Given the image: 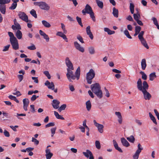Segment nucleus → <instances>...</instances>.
Here are the masks:
<instances>
[{
    "instance_id": "obj_1",
    "label": "nucleus",
    "mask_w": 159,
    "mask_h": 159,
    "mask_svg": "<svg viewBox=\"0 0 159 159\" xmlns=\"http://www.w3.org/2000/svg\"><path fill=\"white\" fill-rule=\"evenodd\" d=\"M67 73L66 74L67 78L69 81L70 82L71 81V80H74L76 78L77 80H78L80 77V68L79 66L76 70L75 73V75L73 74V72L71 68H67Z\"/></svg>"
},
{
    "instance_id": "obj_2",
    "label": "nucleus",
    "mask_w": 159,
    "mask_h": 159,
    "mask_svg": "<svg viewBox=\"0 0 159 159\" xmlns=\"http://www.w3.org/2000/svg\"><path fill=\"white\" fill-rule=\"evenodd\" d=\"M91 89L94 93L99 98L102 97V92L101 90V87L98 83H96L91 85Z\"/></svg>"
},
{
    "instance_id": "obj_3",
    "label": "nucleus",
    "mask_w": 159,
    "mask_h": 159,
    "mask_svg": "<svg viewBox=\"0 0 159 159\" xmlns=\"http://www.w3.org/2000/svg\"><path fill=\"white\" fill-rule=\"evenodd\" d=\"M148 85L146 81H144L143 83L142 86V82L140 78L138 79L137 82V87L138 89L142 92L147 90L148 89Z\"/></svg>"
},
{
    "instance_id": "obj_4",
    "label": "nucleus",
    "mask_w": 159,
    "mask_h": 159,
    "mask_svg": "<svg viewBox=\"0 0 159 159\" xmlns=\"http://www.w3.org/2000/svg\"><path fill=\"white\" fill-rule=\"evenodd\" d=\"M95 74L94 71L92 69H90L86 74V80L88 84H91L92 79L95 77Z\"/></svg>"
},
{
    "instance_id": "obj_5",
    "label": "nucleus",
    "mask_w": 159,
    "mask_h": 159,
    "mask_svg": "<svg viewBox=\"0 0 159 159\" xmlns=\"http://www.w3.org/2000/svg\"><path fill=\"white\" fill-rule=\"evenodd\" d=\"M10 0H0V11L3 14H5L6 12V4L8 3Z\"/></svg>"
},
{
    "instance_id": "obj_6",
    "label": "nucleus",
    "mask_w": 159,
    "mask_h": 159,
    "mask_svg": "<svg viewBox=\"0 0 159 159\" xmlns=\"http://www.w3.org/2000/svg\"><path fill=\"white\" fill-rule=\"evenodd\" d=\"M34 4L35 5L39 6L42 9L47 10L49 8L48 5L44 2H34Z\"/></svg>"
},
{
    "instance_id": "obj_7",
    "label": "nucleus",
    "mask_w": 159,
    "mask_h": 159,
    "mask_svg": "<svg viewBox=\"0 0 159 159\" xmlns=\"http://www.w3.org/2000/svg\"><path fill=\"white\" fill-rule=\"evenodd\" d=\"M18 16L21 19L25 21L28 22L29 21L27 16L24 12H19Z\"/></svg>"
},
{
    "instance_id": "obj_8",
    "label": "nucleus",
    "mask_w": 159,
    "mask_h": 159,
    "mask_svg": "<svg viewBox=\"0 0 159 159\" xmlns=\"http://www.w3.org/2000/svg\"><path fill=\"white\" fill-rule=\"evenodd\" d=\"M93 122L94 125L98 128V131L101 133H102L103 132V125L97 123L95 120H94Z\"/></svg>"
},
{
    "instance_id": "obj_9",
    "label": "nucleus",
    "mask_w": 159,
    "mask_h": 159,
    "mask_svg": "<svg viewBox=\"0 0 159 159\" xmlns=\"http://www.w3.org/2000/svg\"><path fill=\"white\" fill-rule=\"evenodd\" d=\"M10 42L13 49L15 50H16L18 49L19 44L18 42V40L16 39L10 41Z\"/></svg>"
},
{
    "instance_id": "obj_10",
    "label": "nucleus",
    "mask_w": 159,
    "mask_h": 159,
    "mask_svg": "<svg viewBox=\"0 0 159 159\" xmlns=\"http://www.w3.org/2000/svg\"><path fill=\"white\" fill-rule=\"evenodd\" d=\"M92 11L91 7L89 4H87L85 8L82 11V13L84 15H85L86 13L89 14Z\"/></svg>"
},
{
    "instance_id": "obj_11",
    "label": "nucleus",
    "mask_w": 159,
    "mask_h": 159,
    "mask_svg": "<svg viewBox=\"0 0 159 159\" xmlns=\"http://www.w3.org/2000/svg\"><path fill=\"white\" fill-rule=\"evenodd\" d=\"M74 45L75 47L77 50L82 52H84V48L82 47L77 41L74 42Z\"/></svg>"
},
{
    "instance_id": "obj_12",
    "label": "nucleus",
    "mask_w": 159,
    "mask_h": 159,
    "mask_svg": "<svg viewBox=\"0 0 159 159\" xmlns=\"http://www.w3.org/2000/svg\"><path fill=\"white\" fill-rule=\"evenodd\" d=\"M65 63L68 68H71L72 70H74V67L73 64L68 57H66L65 59Z\"/></svg>"
},
{
    "instance_id": "obj_13",
    "label": "nucleus",
    "mask_w": 159,
    "mask_h": 159,
    "mask_svg": "<svg viewBox=\"0 0 159 159\" xmlns=\"http://www.w3.org/2000/svg\"><path fill=\"white\" fill-rule=\"evenodd\" d=\"M143 94L144 98L146 100H149L152 97L151 94L147 90L142 92Z\"/></svg>"
},
{
    "instance_id": "obj_14",
    "label": "nucleus",
    "mask_w": 159,
    "mask_h": 159,
    "mask_svg": "<svg viewBox=\"0 0 159 159\" xmlns=\"http://www.w3.org/2000/svg\"><path fill=\"white\" fill-rule=\"evenodd\" d=\"M60 103V102L58 100L54 99L52 102V105L53 108L57 109L59 108Z\"/></svg>"
},
{
    "instance_id": "obj_15",
    "label": "nucleus",
    "mask_w": 159,
    "mask_h": 159,
    "mask_svg": "<svg viewBox=\"0 0 159 159\" xmlns=\"http://www.w3.org/2000/svg\"><path fill=\"white\" fill-rule=\"evenodd\" d=\"M39 33L46 40V42H48L49 41V38L48 35L46 34L43 31L41 30H39Z\"/></svg>"
},
{
    "instance_id": "obj_16",
    "label": "nucleus",
    "mask_w": 159,
    "mask_h": 159,
    "mask_svg": "<svg viewBox=\"0 0 159 159\" xmlns=\"http://www.w3.org/2000/svg\"><path fill=\"white\" fill-rule=\"evenodd\" d=\"M86 31L87 34L88 35L91 39H93V36L90 30V26H88L86 28Z\"/></svg>"
},
{
    "instance_id": "obj_17",
    "label": "nucleus",
    "mask_w": 159,
    "mask_h": 159,
    "mask_svg": "<svg viewBox=\"0 0 159 159\" xmlns=\"http://www.w3.org/2000/svg\"><path fill=\"white\" fill-rule=\"evenodd\" d=\"M56 35L62 38L66 42H68V39L64 33H63L61 32H58L57 33Z\"/></svg>"
},
{
    "instance_id": "obj_18",
    "label": "nucleus",
    "mask_w": 159,
    "mask_h": 159,
    "mask_svg": "<svg viewBox=\"0 0 159 159\" xmlns=\"http://www.w3.org/2000/svg\"><path fill=\"white\" fill-rule=\"evenodd\" d=\"M113 142L114 146L116 150H117L119 152L122 153L123 152L122 150L119 147L117 143L116 142L115 140H113Z\"/></svg>"
},
{
    "instance_id": "obj_19",
    "label": "nucleus",
    "mask_w": 159,
    "mask_h": 159,
    "mask_svg": "<svg viewBox=\"0 0 159 159\" xmlns=\"http://www.w3.org/2000/svg\"><path fill=\"white\" fill-rule=\"evenodd\" d=\"M115 115L117 116L118 118V122L120 124H121L122 122V117L121 113L120 112H116Z\"/></svg>"
},
{
    "instance_id": "obj_20",
    "label": "nucleus",
    "mask_w": 159,
    "mask_h": 159,
    "mask_svg": "<svg viewBox=\"0 0 159 159\" xmlns=\"http://www.w3.org/2000/svg\"><path fill=\"white\" fill-rule=\"evenodd\" d=\"M121 143L123 146L125 147H128L130 145L129 143L124 138H122L121 139Z\"/></svg>"
},
{
    "instance_id": "obj_21",
    "label": "nucleus",
    "mask_w": 159,
    "mask_h": 159,
    "mask_svg": "<svg viewBox=\"0 0 159 159\" xmlns=\"http://www.w3.org/2000/svg\"><path fill=\"white\" fill-rule=\"evenodd\" d=\"M141 68L143 70L145 69L147 66L146 60L145 59H143L142 60L141 62Z\"/></svg>"
},
{
    "instance_id": "obj_22",
    "label": "nucleus",
    "mask_w": 159,
    "mask_h": 159,
    "mask_svg": "<svg viewBox=\"0 0 159 159\" xmlns=\"http://www.w3.org/2000/svg\"><path fill=\"white\" fill-rule=\"evenodd\" d=\"M118 10L117 9H116L115 7L113 8L112 14L116 18L118 17Z\"/></svg>"
},
{
    "instance_id": "obj_23",
    "label": "nucleus",
    "mask_w": 159,
    "mask_h": 159,
    "mask_svg": "<svg viewBox=\"0 0 159 159\" xmlns=\"http://www.w3.org/2000/svg\"><path fill=\"white\" fill-rule=\"evenodd\" d=\"M136 10L137 11V14L134 13L133 14L134 19L136 21L139 20V19L140 18V14L138 12L137 9H136Z\"/></svg>"
},
{
    "instance_id": "obj_24",
    "label": "nucleus",
    "mask_w": 159,
    "mask_h": 159,
    "mask_svg": "<svg viewBox=\"0 0 159 159\" xmlns=\"http://www.w3.org/2000/svg\"><path fill=\"white\" fill-rule=\"evenodd\" d=\"M142 44L144 47L145 48H146L147 49H149V47L147 43V42L146 41L145 39H143L140 40Z\"/></svg>"
},
{
    "instance_id": "obj_25",
    "label": "nucleus",
    "mask_w": 159,
    "mask_h": 159,
    "mask_svg": "<svg viewBox=\"0 0 159 159\" xmlns=\"http://www.w3.org/2000/svg\"><path fill=\"white\" fill-rule=\"evenodd\" d=\"M54 114L57 119L62 120H64V118L61 115H60L57 112L55 111H54Z\"/></svg>"
},
{
    "instance_id": "obj_26",
    "label": "nucleus",
    "mask_w": 159,
    "mask_h": 159,
    "mask_svg": "<svg viewBox=\"0 0 159 159\" xmlns=\"http://www.w3.org/2000/svg\"><path fill=\"white\" fill-rule=\"evenodd\" d=\"M98 6L101 9H102L103 6V3L99 0H95Z\"/></svg>"
},
{
    "instance_id": "obj_27",
    "label": "nucleus",
    "mask_w": 159,
    "mask_h": 159,
    "mask_svg": "<svg viewBox=\"0 0 159 159\" xmlns=\"http://www.w3.org/2000/svg\"><path fill=\"white\" fill-rule=\"evenodd\" d=\"M104 30L105 32L107 33L109 35L115 33V32L114 31H112L107 28H105Z\"/></svg>"
},
{
    "instance_id": "obj_28",
    "label": "nucleus",
    "mask_w": 159,
    "mask_h": 159,
    "mask_svg": "<svg viewBox=\"0 0 159 159\" xmlns=\"http://www.w3.org/2000/svg\"><path fill=\"white\" fill-rule=\"evenodd\" d=\"M16 36L18 39H20L22 37V33L20 30H17L16 33Z\"/></svg>"
},
{
    "instance_id": "obj_29",
    "label": "nucleus",
    "mask_w": 159,
    "mask_h": 159,
    "mask_svg": "<svg viewBox=\"0 0 159 159\" xmlns=\"http://www.w3.org/2000/svg\"><path fill=\"white\" fill-rule=\"evenodd\" d=\"M50 89L53 90L55 93H57V88L55 89V85L52 82H50Z\"/></svg>"
},
{
    "instance_id": "obj_30",
    "label": "nucleus",
    "mask_w": 159,
    "mask_h": 159,
    "mask_svg": "<svg viewBox=\"0 0 159 159\" xmlns=\"http://www.w3.org/2000/svg\"><path fill=\"white\" fill-rule=\"evenodd\" d=\"M149 116L150 119L152 120L153 122L156 125H157V122L155 117L151 113V112L149 113Z\"/></svg>"
},
{
    "instance_id": "obj_31",
    "label": "nucleus",
    "mask_w": 159,
    "mask_h": 159,
    "mask_svg": "<svg viewBox=\"0 0 159 159\" xmlns=\"http://www.w3.org/2000/svg\"><path fill=\"white\" fill-rule=\"evenodd\" d=\"M86 107L87 110L89 111L91 107V104L89 100L87 101L86 103Z\"/></svg>"
},
{
    "instance_id": "obj_32",
    "label": "nucleus",
    "mask_w": 159,
    "mask_h": 159,
    "mask_svg": "<svg viewBox=\"0 0 159 159\" xmlns=\"http://www.w3.org/2000/svg\"><path fill=\"white\" fill-rule=\"evenodd\" d=\"M134 5L133 3L131 2L130 3L129 9L131 14L134 13Z\"/></svg>"
},
{
    "instance_id": "obj_33",
    "label": "nucleus",
    "mask_w": 159,
    "mask_h": 159,
    "mask_svg": "<svg viewBox=\"0 0 159 159\" xmlns=\"http://www.w3.org/2000/svg\"><path fill=\"white\" fill-rule=\"evenodd\" d=\"M50 147V145L47 146V149L46 150V157L47 159H50V150L48 149V148Z\"/></svg>"
},
{
    "instance_id": "obj_34",
    "label": "nucleus",
    "mask_w": 159,
    "mask_h": 159,
    "mask_svg": "<svg viewBox=\"0 0 159 159\" xmlns=\"http://www.w3.org/2000/svg\"><path fill=\"white\" fill-rule=\"evenodd\" d=\"M156 77L155 73H152L149 75V80L151 81H153Z\"/></svg>"
},
{
    "instance_id": "obj_35",
    "label": "nucleus",
    "mask_w": 159,
    "mask_h": 159,
    "mask_svg": "<svg viewBox=\"0 0 159 159\" xmlns=\"http://www.w3.org/2000/svg\"><path fill=\"white\" fill-rule=\"evenodd\" d=\"M126 139L128 141L132 143H134L135 140L133 135H131L129 137H127Z\"/></svg>"
},
{
    "instance_id": "obj_36",
    "label": "nucleus",
    "mask_w": 159,
    "mask_h": 159,
    "mask_svg": "<svg viewBox=\"0 0 159 159\" xmlns=\"http://www.w3.org/2000/svg\"><path fill=\"white\" fill-rule=\"evenodd\" d=\"M8 34L10 37V41L16 39V38L14 36L13 33L11 32H8Z\"/></svg>"
},
{
    "instance_id": "obj_37",
    "label": "nucleus",
    "mask_w": 159,
    "mask_h": 159,
    "mask_svg": "<svg viewBox=\"0 0 159 159\" xmlns=\"http://www.w3.org/2000/svg\"><path fill=\"white\" fill-rule=\"evenodd\" d=\"M8 98L10 99L14 100L17 103L19 102V101L16 98V97L10 95L8 96Z\"/></svg>"
},
{
    "instance_id": "obj_38",
    "label": "nucleus",
    "mask_w": 159,
    "mask_h": 159,
    "mask_svg": "<svg viewBox=\"0 0 159 159\" xmlns=\"http://www.w3.org/2000/svg\"><path fill=\"white\" fill-rule=\"evenodd\" d=\"M66 107V104H63L61 105L60 107L58 108V111L61 112L62 111L64 110Z\"/></svg>"
},
{
    "instance_id": "obj_39",
    "label": "nucleus",
    "mask_w": 159,
    "mask_h": 159,
    "mask_svg": "<svg viewBox=\"0 0 159 159\" xmlns=\"http://www.w3.org/2000/svg\"><path fill=\"white\" fill-rule=\"evenodd\" d=\"M30 14L35 18H37V15L36 11L34 9H32L30 12Z\"/></svg>"
},
{
    "instance_id": "obj_40",
    "label": "nucleus",
    "mask_w": 159,
    "mask_h": 159,
    "mask_svg": "<svg viewBox=\"0 0 159 159\" xmlns=\"http://www.w3.org/2000/svg\"><path fill=\"white\" fill-rule=\"evenodd\" d=\"M42 24L45 27L49 28L50 27V23L45 20H43L42 21Z\"/></svg>"
},
{
    "instance_id": "obj_41",
    "label": "nucleus",
    "mask_w": 159,
    "mask_h": 159,
    "mask_svg": "<svg viewBox=\"0 0 159 159\" xmlns=\"http://www.w3.org/2000/svg\"><path fill=\"white\" fill-rule=\"evenodd\" d=\"M140 153L139 152V151H136L135 153L133 156V159H138Z\"/></svg>"
},
{
    "instance_id": "obj_42",
    "label": "nucleus",
    "mask_w": 159,
    "mask_h": 159,
    "mask_svg": "<svg viewBox=\"0 0 159 159\" xmlns=\"http://www.w3.org/2000/svg\"><path fill=\"white\" fill-rule=\"evenodd\" d=\"M76 19L77 21L78 22V24H79V25L81 27H83V25L82 23L81 18L80 17L77 16L76 17Z\"/></svg>"
},
{
    "instance_id": "obj_43",
    "label": "nucleus",
    "mask_w": 159,
    "mask_h": 159,
    "mask_svg": "<svg viewBox=\"0 0 159 159\" xmlns=\"http://www.w3.org/2000/svg\"><path fill=\"white\" fill-rule=\"evenodd\" d=\"M124 34L129 39H131L132 38L131 36L130 35L129 32L127 30H125L124 31Z\"/></svg>"
},
{
    "instance_id": "obj_44",
    "label": "nucleus",
    "mask_w": 159,
    "mask_h": 159,
    "mask_svg": "<svg viewBox=\"0 0 159 159\" xmlns=\"http://www.w3.org/2000/svg\"><path fill=\"white\" fill-rule=\"evenodd\" d=\"M95 144L96 148L100 149L101 148V145L99 141L98 140L96 141Z\"/></svg>"
},
{
    "instance_id": "obj_45",
    "label": "nucleus",
    "mask_w": 159,
    "mask_h": 159,
    "mask_svg": "<svg viewBox=\"0 0 159 159\" xmlns=\"http://www.w3.org/2000/svg\"><path fill=\"white\" fill-rule=\"evenodd\" d=\"M23 104L24 105L28 106L29 103V101L27 98H25L23 100Z\"/></svg>"
},
{
    "instance_id": "obj_46",
    "label": "nucleus",
    "mask_w": 159,
    "mask_h": 159,
    "mask_svg": "<svg viewBox=\"0 0 159 159\" xmlns=\"http://www.w3.org/2000/svg\"><path fill=\"white\" fill-rule=\"evenodd\" d=\"M89 14H90V17L92 19V20L94 21L95 22L96 21V19L95 18V16L94 15V13L93 12V11L90 13H89Z\"/></svg>"
},
{
    "instance_id": "obj_47",
    "label": "nucleus",
    "mask_w": 159,
    "mask_h": 159,
    "mask_svg": "<svg viewBox=\"0 0 159 159\" xmlns=\"http://www.w3.org/2000/svg\"><path fill=\"white\" fill-rule=\"evenodd\" d=\"M17 6V4L13 3L11 6L9 7V9L11 10H14L16 8Z\"/></svg>"
},
{
    "instance_id": "obj_48",
    "label": "nucleus",
    "mask_w": 159,
    "mask_h": 159,
    "mask_svg": "<svg viewBox=\"0 0 159 159\" xmlns=\"http://www.w3.org/2000/svg\"><path fill=\"white\" fill-rule=\"evenodd\" d=\"M77 39L82 43H84V42L83 40V38L80 35L78 34L77 36Z\"/></svg>"
},
{
    "instance_id": "obj_49",
    "label": "nucleus",
    "mask_w": 159,
    "mask_h": 159,
    "mask_svg": "<svg viewBox=\"0 0 159 159\" xmlns=\"http://www.w3.org/2000/svg\"><path fill=\"white\" fill-rule=\"evenodd\" d=\"M57 129V127H55L51 129V136L53 137L54 134H55V131Z\"/></svg>"
},
{
    "instance_id": "obj_50",
    "label": "nucleus",
    "mask_w": 159,
    "mask_h": 159,
    "mask_svg": "<svg viewBox=\"0 0 159 159\" xmlns=\"http://www.w3.org/2000/svg\"><path fill=\"white\" fill-rule=\"evenodd\" d=\"M140 73L142 74V78L144 80H145L147 79V75L145 74L144 72L143 71H141L140 72Z\"/></svg>"
},
{
    "instance_id": "obj_51",
    "label": "nucleus",
    "mask_w": 159,
    "mask_h": 159,
    "mask_svg": "<svg viewBox=\"0 0 159 159\" xmlns=\"http://www.w3.org/2000/svg\"><path fill=\"white\" fill-rule=\"evenodd\" d=\"M138 149L136 151H139V152L140 153L141 151L143 150V148L141 147L140 143H139L138 145Z\"/></svg>"
},
{
    "instance_id": "obj_52",
    "label": "nucleus",
    "mask_w": 159,
    "mask_h": 159,
    "mask_svg": "<svg viewBox=\"0 0 159 159\" xmlns=\"http://www.w3.org/2000/svg\"><path fill=\"white\" fill-rule=\"evenodd\" d=\"M89 52L90 54H93L94 53L95 51L94 48L93 47H90L89 48Z\"/></svg>"
},
{
    "instance_id": "obj_53",
    "label": "nucleus",
    "mask_w": 159,
    "mask_h": 159,
    "mask_svg": "<svg viewBox=\"0 0 159 159\" xmlns=\"http://www.w3.org/2000/svg\"><path fill=\"white\" fill-rule=\"evenodd\" d=\"M61 27L63 31V33L65 34H66L67 30H66V29H65V25L63 23H61Z\"/></svg>"
},
{
    "instance_id": "obj_54",
    "label": "nucleus",
    "mask_w": 159,
    "mask_h": 159,
    "mask_svg": "<svg viewBox=\"0 0 159 159\" xmlns=\"http://www.w3.org/2000/svg\"><path fill=\"white\" fill-rule=\"evenodd\" d=\"M86 151L88 152L90 155L89 159H94V157L92 152L89 150H87Z\"/></svg>"
},
{
    "instance_id": "obj_55",
    "label": "nucleus",
    "mask_w": 159,
    "mask_h": 159,
    "mask_svg": "<svg viewBox=\"0 0 159 159\" xmlns=\"http://www.w3.org/2000/svg\"><path fill=\"white\" fill-rule=\"evenodd\" d=\"M141 27L140 26H136L135 28V32H136L139 33L141 30Z\"/></svg>"
},
{
    "instance_id": "obj_56",
    "label": "nucleus",
    "mask_w": 159,
    "mask_h": 159,
    "mask_svg": "<svg viewBox=\"0 0 159 159\" xmlns=\"http://www.w3.org/2000/svg\"><path fill=\"white\" fill-rule=\"evenodd\" d=\"M27 48L28 49L30 50H34L36 49V48L35 47V45L33 44L31 46L28 47Z\"/></svg>"
},
{
    "instance_id": "obj_57",
    "label": "nucleus",
    "mask_w": 159,
    "mask_h": 159,
    "mask_svg": "<svg viewBox=\"0 0 159 159\" xmlns=\"http://www.w3.org/2000/svg\"><path fill=\"white\" fill-rule=\"evenodd\" d=\"M10 46V44L4 47V48L2 50L3 52H6L8 50Z\"/></svg>"
},
{
    "instance_id": "obj_58",
    "label": "nucleus",
    "mask_w": 159,
    "mask_h": 159,
    "mask_svg": "<svg viewBox=\"0 0 159 159\" xmlns=\"http://www.w3.org/2000/svg\"><path fill=\"white\" fill-rule=\"evenodd\" d=\"M152 20L153 21L154 24L156 26L158 25V23L157 19L155 17H153L152 19Z\"/></svg>"
},
{
    "instance_id": "obj_59",
    "label": "nucleus",
    "mask_w": 159,
    "mask_h": 159,
    "mask_svg": "<svg viewBox=\"0 0 159 159\" xmlns=\"http://www.w3.org/2000/svg\"><path fill=\"white\" fill-rule=\"evenodd\" d=\"M4 135L7 137H9L10 136V134L9 132L7 130H5L3 132Z\"/></svg>"
},
{
    "instance_id": "obj_60",
    "label": "nucleus",
    "mask_w": 159,
    "mask_h": 159,
    "mask_svg": "<svg viewBox=\"0 0 159 159\" xmlns=\"http://www.w3.org/2000/svg\"><path fill=\"white\" fill-rule=\"evenodd\" d=\"M17 77H18V79L19 80V82H21L22 81V80H23L24 77H23V75H18L17 76Z\"/></svg>"
},
{
    "instance_id": "obj_61",
    "label": "nucleus",
    "mask_w": 159,
    "mask_h": 159,
    "mask_svg": "<svg viewBox=\"0 0 159 159\" xmlns=\"http://www.w3.org/2000/svg\"><path fill=\"white\" fill-rule=\"evenodd\" d=\"M32 141L34 142L36 145H38L39 143V141L33 137L32 138Z\"/></svg>"
},
{
    "instance_id": "obj_62",
    "label": "nucleus",
    "mask_w": 159,
    "mask_h": 159,
    "mask_svg": "<svg viewBox=\"0 0 159 159\" xmlns=\"http://www.w3.org/2000/svg\"><path fill=\"white\" fill-rule=\"evenodd\" d=\"M39 96H36L35 95H34L31 98V100L32 101H34L37 98H39Z\"/></svg>"
},
{
    "instance_id": "obj_63",
    "label": "nucleus",
    "mask_w": 159,
    "mask_h": 159,
    "mask_svg": "<svg viewBox=\"0 0 159 159\" xmlns=\"http://www.w3.org/2000/svg\"><path fill=\"white\" fill-rule=\"evenodd\" d=\"M13 95H16L17 97L20 96L21 95V94L20 93V92L19 91H16L15 93H13Z\"/></svg>"
},
{
    "instance_id": "obj_64",
    "label": "nucleus",
    "mask_w": 159,
    "mask_h": 159,
    "mask_svg": "<svg viewBox=\"0 0 159 159\" xmlns=\"http://www.w3.org/2000/svg\"><path fill=\"white\" fill-rule=\"evenodd\" d=\"M43 73L47 76L48 79H50V74L48 71H44L43 72Z\"/></svg>"
}]
</instances>
